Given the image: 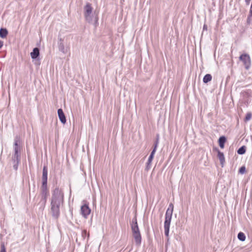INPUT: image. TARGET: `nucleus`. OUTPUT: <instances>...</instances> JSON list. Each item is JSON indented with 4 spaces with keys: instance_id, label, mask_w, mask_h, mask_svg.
I'll list each match as a JSON object with an SVG mask.
<instances>
[{
    "instance_id": "obj_8",
    "label": "nucleus",
    "mask_w": 252,
    "mask_h": 252,
    "mask_svg": "<svg viewBox=\"0 0 252 252\" xmlns=\"http://www.w3.org/2000/svg\"><path fill=\"white\" fill-rule=\"evenodd\" d=\"M47 169L46 167H44L42 175V188L44 189L46 188L47 183Z\"/></svg>"
},
{
    "instance_id": "obj_9",
    "label": "nucleus",
    "mask_w": 252,
    "mask_h": 252,
    "mask_svg": "<svg viewBox=\"0 0 252 252\" xmlns=\"http://www.w3.org/2000/svg\"><path fill=\"white\" fill-rule=\"evenodd\" d=\"M154 151H152L148 158L147 162L146 163V166L145 168L146 170H149L151 168L152 162L154 158Z\"/></svg>"
},
{
    "instance_id": "obj_7",
    "label": "nucleus",
    "mask_w": 252,
    "mask_h": 252,
    "mask_svg": "<svg viewBox=\"0 0 252 252\" xmlns=\"http://www.w3.org/2000/svg\"><path fill=\"white\" fill-rule=\"evenodd\" d=\"M240 60L243 62L246 67L248 68L251 64L250 56L247 54H243L240 57Z\"/></svg>"
},
{
    "instance_id": "obj_1",
    "label": "nucleus",
    "mask_w": 252,
    "mask_h": 252,
    "mask_svg": "<svg viewBox=\"0 0 252 252\" xmlns=\"http://www.w3.org/2000/svg\"><path fill=\"white\" fill-rule=\"evenodd\" d=\"M63 192L58 189L54 190L51 202V212L52 216L57 218L60 214V207L63 203Z\"/></svg>"
},
{
    "instance_id": "obj_23",
    "label": "nucleus",
    "mask_w": 252,
    "mask_h": 252,
    "mask_svg": "<svg viewBox=\"0 0 252 252\" xmlns=\"http://www.w3.org/2000/svg\"><path fill=\"white\" fill-rule=\"evenodd\" d=\"M250 13L251 16H252V2L251 6Z\"/></svg>"
},
{
    "instance_id": "obj_20",
    "label": "nucleus",
    "mask_w": 252,
    "mask_h": 252,
    "mask_svg": "<svg viewBox=\"0 0 252 252\" xmlns=\"http://www.w3.org/2000/svg\"><path fill=\"white\" fill-rule=\"evenodd\" d=\"M246 168L245 166L241 167L239 169V173L241 174H244L245 172Z\"/></svg>"
},
{
    "instance_id": "obj_5",
    "label": "nucleus",
    "mask_w": 252,
    "mask_h": 252,
    "mask_svg": "<svg viewBox=\"0 0 252 252\" xmlns=\"http://www.w3.org/2000/svg\"><path fill=\"white\" fill-rule=\"evenodd\" d=\"M20 141L19 138L16 137L15 139L14 146V154L13 157V160L14 162H16L18 163L20 160Z\"/></svg>"
},
{
    "instance_id": "obj_3",
    "label": "nucleus",
    "mask_w": 252,
    "mask_h": 252,
    "mask_svg": "<svg viewBox=\"0 0 252 252\" xmlns=\"http://www.w3.org/2000/svg\"><path fill=\"white\" fill-rule=\"evenodd\" d=\"M131 227L134 241L136 245H139L141 242V236L136 218L133 219L131 223Z\"/></svg>"
},
{
    "instance_id": "obj_17",
    "label": "nucleus",
    "mask_w": 252,
    "mask_h": 252,
    "mask_svg": "<svg viewBox=\"0 0 252 252\" xmlns=\"http://www.w3.org/2000/svg\"><path fill=\"white\" fill-rule=\"evenodd\" d=\"M246 152V148L245 146H242L239 148L237 151V153L240 155L244 154Z\"/></svg>"
},
{
    "instance_id": "obj_16",
    "label": "nucleus",
    "mask_w": 252,
    "mask_h": 252,
    "mask_svg": "<svg viewBox=\"0 0 252 252\" xmlns=\"http://www.w3.org/2000/svg\"><path fill=\"white\" fill-rule=\"evenodd\" d=\"M238 238L241 241H244L246 239L245 234L243 232H239L238 234Z\"/></svg>"
},
{
    "instance_id": "obj_4",
    "label": "nucleus",
    "mask_w": 252,
    "mask_h": 252,
    "mask_svg": "<svg viewBox=\"0 0 252 252\" xmlns=\"http://www.w3.org/2000/svg\"><path fill=\"white\" fill-rule=\"evenodd\" d=\"M169 206L171 208V209L170 208H168L166 211V215H165V220L164 221V233L165 235L168 237L169 235V228L170 225L171 220L172 218L173 210V206L172 204H170Z\"/></svg>"
},
{
    "instance_id": "obj_13",
    "label": "nucleus",
    "mask_w": 252,
    "mask_h": 252,
    "mask_svg": "<svg viewBox=\"0 0 252 252\" xmlns=\"http://www.w3.org/2000/svg\"><path fill=\"white\" fill-rule=\"evenodd\" d=\"M226 141V139L225 137L221 136L219 138V145L221 148H224V143Z\"/></svg>"
},
{
    "instance_id": "obj_11",
    "label": "nucleus",
    "mask_w": 252,
    "mask_h": 252,
    "mask_svg": "<svg viewBox=\"0 0 252 252\" xmlns=\"http://www.w3.org/2000/svg\"><path fill=\"white\" fill-rule=\"evenodd\" d=\"M39 54V49L37 48L33 49L32 52L31 53V58L33 59H36Z\"/></svg>"
},
{
    "instance_id": "obj_15",
    "label": "nucleus",
    "mask_w": 252,
    "mask_h": 252,
    "mask_svg": "<svg viewBox=\"0 0 252 252\" xmlns=\"http://www.w3.org/2000/svg\"><path fill=\"white\" fill-rule=\"evenodd\" d=\"M8 33L7 31L5 29H1L0 30V36L1 38H5Z\"/></svg>"
},
{
    "instance_id": "obj_22",
    "label": "nucleus",
    "mask_w": 252,
    "mask_h": 252,
    "mask_svg": "<svg viewBox=\"0 0 252 252\" xmlns=\"http://www.w3.org/2000/svg\"><path fill=\"white\" fill-rule=\"evenodd\" d=\"M158 141H157L155 145V147H154V148L153 149V150L152 151H154V154H155L156 152V150H157V148L158 147Z\"/></svg>"
},
{
    "instance_id": "obj_2",
    "label": "nucleus",
    "mask_w": 252,
    "mask_h": 252,
    "mask_svg": "<svg viewBox=\"0 0 252 252\" xmlns=\"http://www.w3.org/2000/svg\"><path fill=\"white\" fill-rule=\"evenodd\" d=\"M93 8L91 4L87 3L84 8V14L85 19L89 23H92L94 21V23L97 21V18L94 15V13L93 11Z\"/></svg>"
},
{
    "instance_id": "obj_24",
    "label": "nucleus",
    "mask_w": 252,
    "mask_h": 252,
    "mask_svg": "<svg viewBox=\"0 0 252 252\" xmlns=\"http://www.w3.org/2000/svg\"><path fill=\"white\" fill-rule=\"evenodd\" d=\"M3 42L2 41H0V48L2 46Z\"/></svg>"
},
{
    "instance_id": "obj_10",
    "label": "nucleus",
    "mask_w": 252,
    "mask_h": 252,
    "mask_svg": "<svg viewBox=\"0 0 252 252\" xmlns=\"http://www.w3.org/2000/svg\"><path fill=\"white\" fill-rule=\"evenodd\" d=\"M58 115L60 121L63 124H64L66 123V118L65 115L63 112V111L62 109H59L58 110Z\"/></svg>"
},
{
    "instance_id": "obj_19",
    "label": "nucleus",
    "mask_w": 252,
    "mask_h": 252,
    "mask_svg": "<svg viewBox=\"0 0 252 252\" xmlns=\"http://www.w3.org/2000/svg\"><path fill=\"white\" fill-rule=\"evenodd\" d=\"M60 50L63 53H65L66 51L65 50L64 45L63 44L61 43L59 46Z\"/></svg>"
},
{
    "instance_id": "obj_26",
    "label": "nucleus",
    "mask_w": 252,
    "mask_h": 252,
    "mask_svg": "<svg viewBox=\"0 0 252 252\" xmlns=\"http://www.w3.org/2000/svg\"><path fill=\"white\" fill-rule=\"evenodd\" d=\"M206 29H207V26L205 25L203 26V30H206Z\"/></svg>"
},
{
    "instance_id": "obj_12",
    "label": "nucleus",
    "mask_w": 252,
    "mask_h": 252,
    "mask_svg": "<svg viewBox=\"0 0 252 252\" xmlns=\"http://www.w3.org/2000/svg\"><path fill=\"white\" fill-rule=\"evenodd\" d=\"M218 157L220 160V163L222 165H223V164L224 162V160H225L223 154L222 153L220 152V151H218Z\"/></svg>"
},
{
    "instance_id": "obj_27",
    "label": "nucleus",
    "mask_w": 252,
    "mask_h": 252,
    "mask_svg": "<svg viewBox=\"0 0 252 252\" xmlns=\"http://www.w3.org/2000/svg\"><path fill=\"white\" fill-rule=\"evenodd\" d=\"M87 234V231L86 230H84L83 232V235L84 234Z\"/></svg>"
},
{
    "instance_id": "obj_21",
    "label": "nucleus",
    "mask_w": 252,
    "mask_h": 252,
    "mask_svg": "<svg viewBox=\"0 0 252 252\" xmlns=\"http://www.w3.org/2000/svg\"><path fill=\"white\" fill-rule=\"evenodd\" d=\"M0 252H6L5 248L4 245L3 244H1V250H0Z\"/></svg>"
},
{
    "instance_id": "obj_25",
    "label": "nucleus",
    "mask_w": 252,
    "mask_h": 252,
    "mask_svg": "<svg viewBox=\"0 0 252 252\" xmlns=\"http://www.w3.org/2000/svg\"><path fill=\"white\" fill-rule=\"evenodd\" d=\"M251 0H246V2L249 4Z\"/></svg>"
},
{
    "instance_id": "obj_6",
    "label": "nucleus",
    "mask_w": 252,
    "mask_h": 252,
    "mask_svg": "<svg viewBox=\"0 0 252 252\" xmlns=\"http://www.w3.org/2000/svg\"><path fill=\"white\" fill-rule=\"evenodd\" d=\"M91 210L87 204H84L81 207V214L84 218H87L90 214Z\"/></svg>"
},
{
    "instance_id": "obj_14",
    "label": "nucleus",
    "mask_w": 252,
    "mask_h": 252,
    "mask_svg": "<svg viewBox=\"0 0 252 252\" xmlns=\"http://www.w3.org/2000/svg\"><path fill=\"white\" fill-rule=\"evenodd\" d=\"M212 79V76L210 74H207L205 75L203 78V81L204 83H207L211 81Z\"/></svg>"
},
{
    "instance_id": "obj_18",
    "label": "nucleus",
    "mask_w": 252,
    "mask_h": 252,
    "mask_svg": "<svg viewBox=\"0 0 252 252\" xmlns=\"http://www.w3.org/2000/svg\"><path fill=\"white\" fill-rule=\"evenodd\" d=\"M252 117V114L251 112H248L247 113L244 120L245 122H248L251 119Z\"/></svg>"
}]
</instances>
